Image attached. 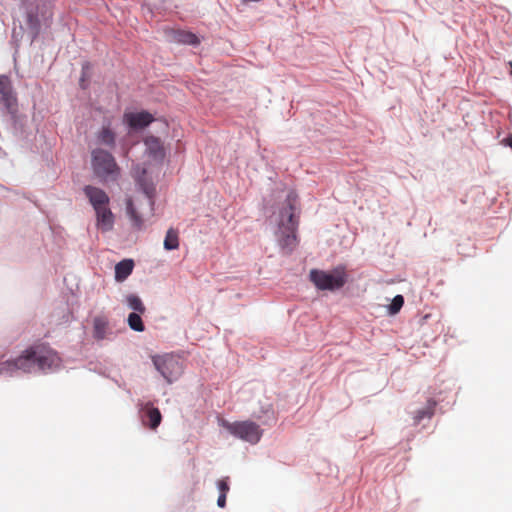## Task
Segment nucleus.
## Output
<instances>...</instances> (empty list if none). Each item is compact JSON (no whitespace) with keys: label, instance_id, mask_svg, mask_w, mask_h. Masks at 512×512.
Returning a JSON list of instances; mask_svg holds the SVG:
<instances>
[{"label":"nucleus","instance_id":"f257e3e1","mask_svg":"<svg viewBox=\"0 0 512 512\" xmlns=\"http://www.w3.org/2000/svg\"><path fill=\"white\" fill-rule=\"evenodd\" d=\"M301 207L297 194H289L279 211V243L287 252H291L297 245V229L299 225Z\"/></svg>","mask_w":512,"mask_h":512},{"label":"nucleus","instance_id":"f03ea898","mask_svg":"<svg viewBox=\"0 0 512 512\" xmlns=\"http://www.w3.org/2000/svg\"><path fill=\"white\" fill-rule=\"evenodd\" d=\"M29 359V372L38 368L41 371L53 370L60 366L61 359L56 351L44 344L29 347L24 352Z\"/></svg>","mask_w":512,"mask_h":512},{"label":"nucleus","instance_id":"7ed1b4c3","mask_svg":"<svg viewBox=\"0 0 512 512\" xmlns=\"http://www.w3.org/2000/svg\"><path fill=\"white\" fill-rule=\"evenodd\" d=\"M126 213L133 229L141 231L145 228L146 218L153 210L152 194H141L139 197L127 200Z\"/></svg>","mask_w":512,"mask_h":512},{"label":"nucleus","instance_id":"20e7f679","mask_svg":"<svg viewBox=\"0 0 512 512\" xmlns=\"http://www.w3.org/2000/svg\"><path fill=\"white\" fill-rule=\"evenodd\" d=\"M309 279L319 290L335 291L346 284L347 274L343 266H338L332 271L312 269Z\"/></svg>","mask_w":512,"mask_h":512},{"label":"nucleus","instance_id":"39448f33","mask_svg":"<svg viewBox=\"0 0 512 512\" xmlns=\"http://www.w3.org/2000/svg\"><path fill=\"white\" fill-rule=\"evenodd\" d=\"M91 165L95 175L102 180L115 181L120 174V168L115 158L108 151L96 148L91 152Z\"/></svg>","mask_w":512,"mask_h":512},{"label":"nucleus","instance_id":"423d86ee","mask_svg":"<svg viewBox=\"0 0 512 512\" xmlns=\"http://www.w3.org/2000/svg\"><path fill=\"white\" fill-rule=\"evenodd\" d=\"M96 214V226L101 232H109L114 227V214L109 207L108 194H88Z\"/></svg>","mask_w":512,"mask_h":512},{"label":"nucleus","instance_id":"0eeeda50","mask_svg":"<svg viewBox=\"0 0 512 512\" xmlns=\"http://www.w3.org/2000/svg\"><path fill=\"white\" fill-rule=\"evenodd\" d=\"M222 426L233 436L251 444H256L262 436L259 425L252 421L228 422L224 420Z\"/></svg>","mask_w":512,"mask_h":512},{"label":"nucleus","instance_id":"6e6552de","mask_svg":"<svg viewBox=\"0 0 512 512\" xmlns=\"http://www.w3.org/2000/svg\"><path fill=\"white\" fill-rule=\"evenodd\" d=\"M153 363L155 368L160 372V374L167 380L168 383H171L175 380L181 373V366L174 357L165 355V356H156L153 357Z\"/></svg>","mask_w":512,"mask_h":512},{"label":"nucleus","instance_id":"1a4fd4ad","mask_svg":"<svg viewBox=\"0 0 512 512\" xmlns=\"http://www.w3.org/2000/svg\"><path fill=\"white\" fill-rule=\"evenodd\" d=\"M154 121V116L147 111L125 112L123 123L131 130H142Z\"/></svg>","mask_w":512,"mask_h":512},{"label":"nucleus","instance_id":"9d476101","mask_svg":"<svg viewBox=\"0 0 512 512\" xmlns=\"http://www.w3.org/2000/svg\"><path fill=\"white\" fill-rule=\"evenodd\" d=\"M0 95L1 101L10 112L16 110L17 98L13 92L11 81L6 75H0Z\"/></svg>","mask_w":512,"mask_h":512},{"label":"nucleus","instance_id":"9b49d317","mask_svg":"<svg viewBox=\"0 0 512 512\" xmlns=\"http://www.w3.org/2000/svg\"><path fill=\"white\" fill-rule=\"evenodd\" d=\"M141 421L144 426L156 430L162 421V415L158 408L151 403H146L140 411Z\"/></svg>","mask_w":512,"mask_h":512},{"label":"nucleus","instance_id":"f8f14e48","mask_svg":"<svg viewBox=\"0 0 512 512\" xmlns=\"http://www.w3.org/2000/svg\"><path fill=\"white\" fill-rule=\"evenodd\" d=\"M18 370L29 372V359L24 357V353L14 360L0 362V375H12Z\"/></svg>","mask_w":512,"mask_h":512},{"label":"nucleus","instance_id":"ddd939ff","mask_svg":"<svg viewBox=\"0 0 512 512\" xmlns=\"http://www.w3.org/2000/svg\"><path fill=\"white\" fill-rule=\"evenodd\" d=\"M167 37L171 42L178 44L198 45L200 43L197 35L185 30L171 29L167 31Z\"/></svg>","mask_w":512,"mask_h":512},{"label":"nucleus","instance_id":"4468645a","mask_svg":"<svg viewBox=\"0 0 512 512\" xmlns=\"http://www.w3.org/2000/svg\"><path fill=\"white\" fill-rule=\"evenodd\" d=\"M144 144L146 146V151L151 157L155 160H163L165 157V150L162 141L158 137L147 136L144 139Z\"/></svg>","mask_w":512,"mask_h":512},{"label":"nucleus","instance_id":"2eb2a0df","mask_svg":"<svg viewBox=\"0 0 512 512\" xmlns=\"http://www.w3.org/2000/svg\"><path fill=\"white\" fill-rule=\"evenodd\" d=\"M134 261L132 259H124L115 265V280L123 282L132 273Z\"/></svg>","mask_w":512,"mask_h":512},{"label":"nucleus","instance_id":"dca6fc26","mask_svg":"<svg viewBox=\"0 0 512 512\" xmlns=\"http://www.w3.org/2000/svg\"><path fill=\"white\" fill-rule=\"evenodd\" d=\"M97 140L100 144L109 148H114L116 144V133L110 127V124L103 125L97 133Z\"/></svg>","mask_w":512,"mask_h":512},{"label":"nucleus","instance_id":"f3484780","mask_svg":"<svg viewBox=\"0 0 512 512\" xmlns=\"http://www.w3.org/2000/svg\"><path fill=\"white\" fill-rule=\"evenodd\" d=\"M108 330V321L105 317L97 316L93 320V336L97 340H102L106 337Z\"/></svg>","mask_w":512,"mask_h":512},{"label":"nucleus","instance_id":"a211bd4d","mask_svg":"<svg viewBox=\"0 0 512 512\" xmlns=\"http://www.w3.org/2000/svg\"><path fill=\"white\" fill-rule=\"evenodd\" d=\"M436 402L428 400L426 407L418 410L414 415V424H419L424 418H431L434 414Z\"/></svg>","mask_w":512,"mask_h":512},{"label":"nucleus","instance_id":"6ab92c4d","mask_svg":"<svg viewBox=\"0 0 512 512\" xmlns=\"http://www.w3.org/2000/svg\"><path fill=\"white\" fill-rule=\"evenodd\" d=\"M179 247V236L178 231L170 228L164 239V248L166 250H175Z\"/></svg>","mask_w":512,"mask_h":512},{"label":"nucleus","instance_id":"aec40b11","mask_svg":"<svg viewBox=\"0 0 512 512\" xmlns=\"http://www.w3.org/2000/svg\"><path fill=\"white\" fill-rule=\"evenodd\" d=\"M126 302L129 306V308L134 310L136 313H139V314L145 313L146 308L139 296H137L135 294H129L126 297Z\"/></svg>","mask_w":512,"mask_h":512},{"label":"nucleus","instance_id":"412c9836","mask_svg":"<svg viewBox=\"0 0 512 512\" xmlns=\"http://www.w3.org/2000/svg\"><path fill=\"white\" fill-rule=\"evenodd\" d=\"M141 314L133 312L130 313L128 316V325L129 327L137 332H142L145 329V326L143 324V321L141 319Z\"/></svg>","mask_w":512,"mask_h":512},{"label":"nucleus","instance_id":"4be33fe9","mask_svg":"<svg viewBox=\"0 0 512 512\" xmlns=\"http://www.w3.org/2000/svg\"><path fill=\"white\" fill-rule=\"evenodd\" d=\"M91 64L89 62H85L82 65L81 77H80V86L85 89L88 86L89 79L91 77Z\"/></svg>","mask_w":512,"mask_h":512},{"label":"nucleus","instance_id":"5701e85b","mask_svg":"<svg viewBox=\"0 0 512 512\" xmlns=\"http://www.w3.org/2000/svg\"><path fill=\"white\" fill-rule=\"evenodd\" d=\"M403 304H404L403 296L402 295H396L393 298V300H392V302H391V304L389 306L390 314H392V315L397 314L400 311V309L402 308Z\"/></svg>","mask_w":512,"mask_h":512},{"label":"nucleus","instance_id":"b1692460","mask_svg":"<svg viewBox=\"0 0 512 512\" xmlns=\"http://www.w3.org/2000/svg\"><path fill=\"white\" fill-rule=\"evenodd\" d=\"M217 486H218V489L220 491V494H225L227 495V493L229 492L230 490V487H229V484H228V477H225L223 479H220L218 482H217Z\"/></svg>","mask_w":512,"mask_h":512},{"label":"nucleus","instance_id":"393cba45","mask_svg":"<svg viewBox=\"0 0 512 512\" xmlns=\"http://www.w3.org/2000/svg\"><path fill=\"white\" fill-rule=\"evenodd\" d=\"M133 173H134V175L137 177V180L140 182V181H141V179H140V174H145V169L140 168V166H136V167L133 169Z\"/></svg>","mask_w":512,"mask_h":512},{"label":"nucleus","instance_id":"a878e982","mask_svg":"<svg viewBox=\"0 0 512 512\" xmlns=\"http://www.w3.org/2000/svg\"><path fill=\"white\" fill-rule=\"evenodd\" d=\"M226 496L225 494H220L219 497H218V500H217V505L220 507V508H224L225 505H226Z\"/></svg>","mask_w":512,"mask_h":512},{"label":"nucleus","instance_id":"bb28decb","mask_svg":"<svg viewBox=\"0 0 512 512\" xmlns=\"http://www.w3.org/2000/svg\"><path fill=\"white\" fill-rule=\"evenodd\" d=\"M84 192L86 193H89V192H102L101 190H98L96 188H93L91 186H87L85 189H84Z\"/></svg>","mask_w":512,"mask_h":512},{"label":"nucleus","instance_id":"cd10ccee","mask_svg":"<svg viewBox=\"0 0 512 512\" xmlns=\"http://www.w3.org/2000/svg\"><path fill=\"white\" fill-rule=\"evenodd\" d=\"M504 142H505L509 147H511V148H512V137H509V138L505 139V140H504Z\"/></svg>","mask_w":512,"mask_h":512},{"label":"nucleus","instance_id":"c85d7f7f","mask_svg":"<svg viewBox=\"0 0 512 512\" xmlns=\"http://www.w3.org/2000/svg\"><path fill=\"white\" fill-rule=\"evenodd\" d=\"M45 13L47 14V18H50V17H51L52 13H51V8H50V6H48V7H47V9H46V12H45Z\"/></svg>","mask_w":512,"mask_h":512},{"label":"nucleus","instance_id":"c756f323","mask_svg":"<svg viewBox=\"0 0 512 512\" xmlns=\"http://www.w3.org/2000/svg\"><path fill=\"white\" fill-rule=\"evenodd\" d=\"M29 21L30 22L34 21V16L32 14H29Z\"/></svg>","mask_w":512,"mask_h":512}]
</instances>
